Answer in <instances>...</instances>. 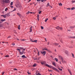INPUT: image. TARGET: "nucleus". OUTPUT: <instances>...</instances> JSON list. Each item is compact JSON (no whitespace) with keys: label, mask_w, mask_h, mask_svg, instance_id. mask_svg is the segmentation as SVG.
<instances>
[{"label":"nucleus","mask_w":75,"mask_h":75,"mask_svg":"<svg viewBox=\"0 0 75 75\" xmlns=\"http://www.w3.org/2000/svg\"><path fill=\"white\" fill-rule=\"evenodd\" d=\"M3 1L4 3L8 4L10 3V0H3Z\"/></svg>","instance_id":"obj_1"},{"label":"nucleus","mask_w":75,"mask_h":75,"mask_svg":"<svg viewBox=\"0 0 75 75\" xmlns=\"http://www.w3.org/2000/svg\"><path fill=\"white\" fill-rule=\"evenodd\" d=\"M45 66L47 67H49V68H52L53 69H54V67L51 66H50V65H48V64H46Z\"/></svg>","instance_id":"obj_2"},{"label":"nucleus","mask_w":75,"mask_h":75,"mask_svg":"<svg viewBox=\"0 0 75 75\" xmlns=\"http://www.w3.org/2000/svg\"><path fill=\"white\" fill-rule=\"evenodd\" d=\"M59 57L61 60V61L64 64V59H63V58L62 57Z\"/></svg>","instance_id":"obj_3"},{"label":"nucleus","mask_w":75,"mask_h":75,"mask_svg":"<svg viewBox=\"0 0 75 75\" xmlns=\"http://www.w3.org/2000/svg\"><path fill=\"white\" fill-rule=\"evenodd\" d=\"M41 54H42L43 55V56H44L45 55V54H46V51H44L43 52H41Z\"/></svg>","instance_id":"obj_4"},{"label":"nucleus","mask_w":75,"mask_h":75,"mask_svg":"<svg viewBox=\"0 0 75 75\" xmlns=\"http://www.w3.org/2000/svg\"><path fill=\"white\" fill-rule=\"evenodd\" d=\"M40 63L41 64H42V65H44V64H46V62L45 61H44L42 62H40Z\"/></svg>","instance_id":"obj_5"},{"label":"nucleus","mask_w":75,"mask_h":75,"mask_svg":"<svg viewBox=\"0 0 75 75\" xmlns=\"http://www.w3.org/2000/svg\"><path fill=\"white\" fill-rule=\"evenodd\" d=\"M54 69V70H56V71L58 72H59V70L57 68H55V67H54V69Z\"/></svg>","instance_id":"obj_6"},{"label":"nucleus","mask_w":75,"mask_h":75,"mask_svg":"<svg viewBox=\"0 0 75 75\" xmlns=\"http://www.w3.org/2000/svg\"><path fill=\"white\" fill-rule=\"evenodd\" d=\"M5 15L6 17H8V16H10V12L6 13Z\"/></svg>","instance_id":"obj_7"},{"label":"nucleus","mask_w":75,"mask_h":75,"mask_svg":"<svg viewBox=\"0 0 75 75\" xmlns=\"http://www.w3.org/2000/svg\"><path fill=\"white\" fill-rule=\"evenodd\" d=\"M17 8H18V7H20V8H21V5L19 4H18L17 5Z\"/></svg>","instance_id":"obj_8"},{"label":"nucleus","mask_w":75,"mask_h":75,"mask_svg":"<svg viewBox=\"0 0 75 75\" xmlns=\"http://www.w3.org/2000/svg\"><path fill=\"white\" fill-rule=\"evenodd\" d=\"M55 28L57 29V30H59L60 29V27L59 26H58L57 27H55Z\"/></svg>","instance_id":"obj_9"},{"label":"nucleus","mask_w":75,"mask_h":75,"mask_svg":"<svg viewBox=\"0 0 75 75\" xmlns=\"http://www.w3.org/2000/svg\"><path fill=\"white\" fill-rule=\"evenodd\" d=\"M32 27H33V26H31L30 28V32H32Z\"/></svg>","instance_id":"obj_10"},{"label":"nucleus","mask_w":75,"mask_h":75,"mask_svg":"<svg viewBox=\"0 0 75 75\" xmlns=\"http://www.w3.org/2000/svg\"><path fill=\"white\" fill-rule=\"evenodd\" d=\"M54 45H55L56 46H58V45H59V43H54Z\"/></svg>","instance_id":"obj_11"},{"label":"nucleus","mask_w":75,"mask_h":75,"mask_svg":"<svg viewBox=\"0 0 75 75\" xmlns=\"http://www.w3.org/2000/svg\"><path fill=\"white\" fill-rule=\"evenodd\" d=\"M17 14L18 15V16H19V17H21V14L20 13H17Z\"/></svg>","instance_id":"obj_12"},{"label":"nucleus","mask_w":75,"mask_h":75,"mask_svg":"<svg viewBox=\"0 0 75 75\" xmlns=\"http://www.w3.org/2000/svg\"><path fill=\"white\" fill-rule=\"evenodd\" d=\"M47 51L49 52L50 53H52V51H50V50H47Z\"/></svg>","instance_id":"obj_13"},{"label":"nucleus","mask_w":75,"mask_h":75,"mask_svg":"<svg viewBox=\"0 0 75 75\" xmlns=\"http://www.w3.org/2000/svg\"><path fill=\"white\" fill-rule=\"evenodd\" d=\"M75 26H70V28H75Z\"/></svg>","instance_id":"obj_14"},{"label":"nucleus","mask_w":75,"mask_h":75,"mask_svg":"<svg viewBox=\"0 0 75 75\" xmlns=\"http://www.w3.org/2000/svg\"><path fill=\"white\" fill-rule=\"evenodd\" d=\"M65 53L67 55H68V51H66L65 52Z\"/></svg>","instance_id":"obj_15"},{"label":"nucleus","mask_w":75,"mask_h":75,"mask_svg":"<svg viewBox=\"0 0 75 75\" xmlns=\"http://www.w3.org/2000/svg\"><path fill=\"white\" fill-rule=\"evenodd\" d=\"M19 52H20V53H19V54H20L21 55H23V54L22 52L19 51Z\"/></svg>","instance_id":"obj_16"},{"label":"nucleus","mask_w":75,"mask_h":75,"mask_svg":"<svg viewBox=\"0 0 75 75\" xmlns=\"http://www.w3.org/2000/svg\"><path fill=\"white\" fill-rule=\"evenodd\" d=\"M75 7H73V8H70V9L71 10H75Z\"/></svg>","instance_id":"obj_17"},{"label":"nucleus","mask_w":75,"mask_h":75,"mask_svg":"<svg viewBox=\"0 0 75 75\" xmlns=\"http://www.w3.org/2000/svg\"><path fill=\"white\" fill-rule=\"evenodd\" d=\"M52 64L53 65L55 66H56V64H55V62H52Z\"/></svg>","instance_id":"obj_18"},{"label":"nucleus","mask_w":75,"mask_h":75,"mask_svg":"<svg viewBox=\"0 0 75 75\" xmlns=\"http://www.w3.org/2000/svg\"><path fill=\"white\" fill-rule=\"evenodd\" d=\"M18 30H20V25H18Z\"/></svg>","instance_id":"obj_19"},{"label":"nucleus","mask_w":75,"mask_h":75,"mask_svg":"<svg viewBox=\"0 0 75 75\" xmlns=\"http://www.w3.org/2000/svg\"><path fill=\"white\" fill-rule=\"evenodd\" d=\"M54 59H55V61H56V62H58V59H57V58H55Z\"/></svg>","instance_id":"obj_20"},{"label":"nucleus","mask_w":75,"mask_h":75,"mask_svg":"<svg viewBox=\"0 0 75 75\" xmlns=\"http://www.w3.org/2000/svg\"><path fill=\"white\" fill-rule=\"evenodd\" d=\"M68 71L69 72L70 74H71V75H72V73H71V72L69 70V69H68Z\"/></svg>","instance_id":"obj_21"},{"label":"nucleus","mask_w":75,"mask_h":75,"mask_svg":"<svg viewBox=\"0 0 75 75\" xmlns=\"http://www.w3.org/2000/svg\"><path fill=\"white\" fill-rule=\"evenodd\" d=\"M36 65H37V64H34L33 65V67H36Z\"/></svg>","instance_id":"obj_22"},{"label":"nucleus","mask_w":75,"mask_h":75,"mask_svg":"<svg viewBox=\"0 0 75 75\" xmlns=\"http://www.w3.org/2000/svg\"><path fill=\"white\" fill-rule=\"evenodd\" d=\"M1 21H5L6 20V19H1Z\"/></svg>","instance_id":"obj_23"},{"label":"nucleus","mask_w":75,"mask_h":75,"mask_svg":"<svg viewBox=\"0 0 75 75\" xmlns=\"http://www.w3.org/2000/svg\"><path fill=\"white\" fill-rule=\"evenodd\" d=\"M13 32H14V33H15V34H17V33L16 32V30H13Z\"/></svg>","instance_id":"obj_24"},{"label":"nucleus","mask_w":75,"mask_h":75,"mask_svg":"<svg viewBox=\"0 0 75 75\" xmlns=\"http://www.w3.org/2000/svg\"><path fill=\"white\" fill-rule=\"evenodd\" d=\"M50 6V3H47V7H48V6Z\"/></svg>","instance_id":"obj_25"},{"label":"nucleus","mask_w":75,"mask_h":75,"mask_svg":"<svg viewBox=\"0 0 75 75\" xmlns=\"http://www.w3.org/2000/svg\"><path fill=\"white\" fill-rule=\"evenodd\" d=\"M59 4L60 6H62V4H61V3H59Z\"/></svg>","instance_id":"obj_26"},{"label":"nucleus","mask_w":75,"mask_h":75,"mask_svg":"<svg viewBox=\"0 0 75 75\" xmlns=\"http://www.w3.org/2000/svg\"><path fill=\"white\" fill-rule=\"evenodd\" d=\"M36 49L37 50L38 52V56H39V55H40V53H39V51H38V49Z\"/></svg>","instance_id":"obj_27"},{"label":"nucleus","mask_w":75,"mask_h":75,"mask_svg":"<svg viewBox=\"0 0 75 75\" xmlns=\"http://www.w3.org/2000/svg\"><path fill=\"white\" fill-rule=\"evenodd\" d=\"M19 48H20L21 50H23V47H19Z\"/></svg>","instance_id":"obj_28"},{"label":"nucleus","mask_w":75,"mask_h":75,"mask_svg":"<svg viewBox=\"0 0 75 75\" xmlns=\"http://www.w3.org/2000/svg\"><path fill=\"white\" fill-rule=\"evenodd\" d=\"M34 41V42H37V40H35Z\"/></svg>","instance_id":"obj_29"},{"label":"nucleus","mask_w":75,"mask_h":75,"mask_svg":"<svg viewBox=\"0 0 75 75\" xmlns=\"http://www.w3.org/2000/svg\"><path fill=\"white\" fill-rule=\"evenodd\" d=\"M69 38H73V37L70 36V37H68Z\"/></svg>","instance_id":"obj_30"},{"label":"nucleus","mask_w":75,"mask_h":75,"mask_svg":"<svg viewBox=\"0 0 75 75\" xmlns=\"http://www.w3.org/2000/svg\"><path fill=\"white\" fill-rule=\"evenodd\" d=\"M13 2H11V3L10 4V5L11 6H12V5H13Z\"/></svg>","instance_id":"obj_31"},{"label":"nucleus","mask_w":75,"mask_h":75,"mask_svg":"<svg viewBox=\"0 0 75 75\" xmlns=\"http://www.w3.org/2000/svg\"><path fill=\"white\" fill-rule=\"evenodd\" d=\"M48 20V18H46L45 21V22H47V20Z\"/></svg>","instance_id":"obj_32"},{"label":"nucleus","mask_w":75,"mask_h":75,"mask_svg":"<svg viewBox=\"0 0 75 75\" xmlns=\"http://www.w3.org/2000/svg\"><path fill=\"white\" fill-rule=\"evenodd\" d=\"M71 54L72 55V56L73 57V58H75V57H74V54H73V53H71Z\"/></svg>","instance_id":"obj_33"},{"label":"nucleus","mask_w":75,"mask_h":75,"mask_svg":"<svg viewBox=\"0 0 75 75\" xmlns=\"http://www.w3.org/2000/svg\"><path fill=\"white\" fill-rule=\"evenodd\" d=\"M25 57V55H23V56H21L22 58H24Z\"/></svg>","instance_id":"obj_34"},{"label":"nucleus","mask_w":75,"mask_h":75,"mask_svg":"<svg viewBox=\"0 0 75 75\" xmlns=\"http://www.w3.org/2000/svg\"><path fill=\"white\" fill-rule=\"evenodd\" d=\"M41 28L42 30V29H44V27H43L42 26H41Z\"/></svg>","instance_id":"obj_35"},{"label":"nucleus","mask_w":75,"mask_h":75,"mask_svg":"<svg viewBox=\"0 0 75 75\" xmlns=\"http://www.w3.org/2000/svg\"><path fill=\"white\" fill-rule=\"evenodd\" d=\"M27 72L28 75H30V74H31V73H29L28 72V71Z\"/></svg>","instance_id":"obj_36"},{"label":"nucleus","mask_w":75,"mask_h":75,"mask_svg":"<svg viewBox=\"0 0 75 75\" xmlns=\"http://www.w3.org/2000/svg\"><path fill=\"white\" fill-rule=\"evenodd\" d=\"M73 46H70V47H69V48H73Z\"/></svg>","instance_id":"obj_37"},{"label":"nucleus","mask_w":75,"mask_h":75,"mask_svg":"<svg viewBox=\"0 0 75 75\" xmlns=\"http://www.w3.org/2000/svg\"><path fill=\"white\" fill-rule=\"evenodd\" d=\"M14 71H16H16H18V69H16V68L14 69Z\"/></svg>","instance_id":"obj_38"},{"label":"nucleus","mask_w":75,"mask_h":75,"mask_svg":"<svg viewBox=\"0 0 75 75\" xmlns=\"http://www.w3.org/2000/svg\"><path fill=\"white\" fill-rule=\"evenodd\" d=\"M58 69L59 70H60V71H62V69H60V68H58Z\"/></svg>","instance_id":"obj_39"},{"label":"nucleus","mask_w":75,"mask_h":75,"mask_svg":"<svg viewBox=\"0 0 75 75\" xmlns=\"http://www.w3.org/2000/svg\"><path fill=\"white\" fill-rule=\"evenodd\" d=\"M36 75H41L40 73H38V74H36Z\"/></svg>","instance_id":"obj_40"},{"label":"nucleus","mask_w":75,"mask_h":75,"mask_svg":"<svg viewBox=\"0 0 75 75\" xmlns=\"http://www.w3.org/2000/svg\"><path fill=\"white\" fill-rule=\"evenodd\" d=\"M56 18H56L55 17H53V19H54V20H56Z\"/></svg>","instance_id":"obj_41"},{"label":"nucleus","mask_w":75,"mask_h":75,"mask_svg":"<svg viewBox=\"0 0 75 75\" xmlns=\"http://www.w3.org/2000/svg\"><path fill=\"white\" fill-rule=\"evenodd\" d=\"M60 41L61 43H63V42L62 41V40H61Z\"/></svg>","instance_id":"obj_42"},{"label":"nucleus","mask_w":75,"mask_h":75,"mask_svg":"<svg viewBox=\"0 0 75 75\" xmlns=\"http://www.w3.org/2000/svg\"><path fill=\"white\" fill-rule=\"evenodd\" d=\"M17 50L18 51H21V50L19 49H17Z\"/></svg>","instance_id":"obj_43"},{"label":"nucleus","mask_w":75,"mask_h":75,"mask_svg":"<svg viewBox=\"0 0 75 75\" xmlns=\"http://www.w3.org/2000/svg\"><path fill=\"white\" fill-rule=\"evenodd\" d=\"M5 57H9V55H6L5 56Z\"/></svg>","instance_id":"obj_44"},{"label":"nucleus","mask_w":75,"mask_h":75,"mask_svg":"<svg viewBox=\"0 0 75 75\" xmlns=\"http://www.w3.org/2000/svg\"><path fill=\"white\" fill-rule=\"evenodd\" d=\"M3 17L4 18H6V15H4Z\"/></svg>","instance_id":"obj_45"},{"label":"nucleus","mask_w":75,"mask_h":75,"mask_svg":"<svg viewBox=\"0 0 75 75\" xmlns=\"http://www.w3.org/2000/svg\"><path fill=\"white\" fill-rule=\"evenodd\" d=\"M30 13V11H28V12L27 13V14H29V13Z\"/></svg>","instance_id":"obj_46"},{"label":"nucleus","mask_w":75,"mask_h":75,"mask_svg":"<svg viewBox=\"0 0 75 75\" xmlns=\"http://www.w3.org/2000/svg\"><path fill=\"white\" fill-rule=\"evenodd\" d=\"M7 9H8V8H6L5 9V11H6L7 10Z\"/></svg>","instance_id":"obj_47"},{"label":"nucleus","mask_w":75,"mask_h":75,"mask_svg":"<svg viewBox=\"0 0 75 75\" xmlns=\"http://www.w3.org/2000/svg\"><path fill=\"white\" fill-rule=\"evenodd\" d=\"M12 45H15V43H12Z\"/></svg>","instance_id":"obj_48"},{"label":"nucleus","mask_w":75,"mask_h":75,"mask_svg":"<svg viewBox=\"0 0 75 75\" xmlns=\"http://www.w3.org/2000/svg\"><path fill=\"white\" fill-rule=\"evenodd\" d=\"M64 64V63H65L66 64L67 63V62L65 61H63Z\"/></svg>","instance_id":"obj_49"},{"label":"nucleus","mask_w":75,"mask_h":75,"mask_svg":"<svg viewBox=\"0 0 75 75\" xmlns=\"http://www.w3.org/2000/svg\"><path fill=\"white\" fill-rule=\"evenodd\" d=\"M60 29L61 30H62V28L60 27Z\"/></svg>","instance_id":"obj_50"},{"label":"nucleus","mask_w":75,"mask_h":75,"mask_svg":"<svg viewBox=\"0 0 75 75\" xmlns=\"http://www.w3.org/2000/svg\"><path fill=\"white\" fill-rule=\"evenodd\" d=\"M2 27V25H1V24H0V28H1Z\"/></svg>","instance_id":"obj_51"},{"label":"nucleus","mask_w":75,"mask_h":75,"mask_svg":"<svg viewBox=\"0 0 75 75\" xmlns=\"http://www.w3.org/2000/svg\"><path fill=\"white\" fill-rule=\"evenodd\" d=\"M34 60H37V58H35L34 59Z\"/></svg>","instance_id":"obj_52"},{"label":"nucleus","mask_w":75,"mask_h":75,"mask_svg":"<svg viewBox=\"0 0 75 75\" xmlns=\"http://www.w3.org/2000/svg\"><path fill=\"white\" fill-rule=\"evenodd\" d=\"M41 11H40L39 12V14H41Z\"/></svg>","instance_id":"obj_53"},{"label":"nucleus","mask_w":75,"mask_h":75,"mask_svg":"<svg viewBox=\"0 0 75 75\" xmlns=\"http://www.w3.org/2000/svg\"><path fill=\"white\" fill-rule=\"evenodd\" d=\"M5 72H3L2 73V75H3L4 74Z\"/></svg>","instance_id":"obj_54"},{"label":"nucleus","mask_w":75,"mask_h":75,"mask_svg":"<svg viewBox=\"0 0 75 75\" xmlns=\"http://www.w3.org/2000/svg\"><path fill=\"white\" fill-rule=\"evenodd\" d=\"M18 8H19V9L20 10H21V8H20V7H19Z\"/></svg>","instance_id":"obj_55"},{"label":"nucleus","mask_w":75,"mask_h":75,"mask_svg":"<svg viewBox=\"0 0 75 75\" xmlns=\"http://www.w3.org/2000/svg\"><path fill=\"white\" fill-rule=\"evenodd\" d=\"M39 16L40 15H39V14H38L37 16V17H39Z\"/></svg>","instance_id":"obj_56"},{"label":"nucleus","mask_w":75,"mask_h":75,"mask_svg":"<svg viewBox=\"0 0 75 75\" xmlns=\"http://www.w3.org/2000/svg\"><path fill=\"white\" fill-rule=\"evenodd\" d=\"M48 71H50V72H52V70H49V69L48 70Z\"/></svg>","instance_id":"obj_57"},{"label":"nucleus","mask_w":75,"mask_h":75,"mask_svg":"<svg viewBox=\"0 0 75 75\" xmlns=\"http://www.w3.org/2000/svg\"><path fill=\"white\" fill-rule=\"evenodd\" d=\"M37 19L38 20V21H39V17H38Z\"/></svg>","instance_id":"obj_58"},{"label":"nucleus","mask_w":75,"mask_h":75,"mask_svg":"<svg viewBox=\"0 0 75 75\" xmlns=\"http://www.w3.org/2000/svg\"><path fill=\"white\" fill-rule=\"evenodd\" d=\"M67 10H70V8H67Z\"/></svg>","instance_id":"obj_59"},{"label":"nucleus","mask_w":75,"mask_h":75,"mask_svg":"<svg viewBox=\"0 0 75 75\" xmlns=\"http://www.w3.org/2000/svg\"><path fill=\"white\" fill-rule=\"evenodd\" d=\"M41 2H43L44 1V0H41Z\"/></svg>","instance_id":"obj_60"},{"label":"nucleus","mask_w":75,"mask_h":75,"mask_svg":"<svg viewBox=\"0 0 75 75\" xmlns=\"http://www.w3.org/2000/svg\"><path fill=\"white\" fill-rule=\"evenodd\" d=\"M41 1V0H37V1Z\"/></svg>","instance_id":"obj_61"},{"label":"nucleus","mask_w":75,"mask_h":75,"mask_svg":"<svg viewBox=\"0 0 75 75\" xmlns=\"http://www.w3.org/2000/svg\"><path fill=\"white\" fill-rule=\"evenodd\" d=\"M73 38H75V36L73 37Z\"/></svg>","instance_id":"obj_62"},{"label":"nucleus","mask_w":75,"mask_h":75,"mask_svg":"<svg viewBox=\"0 0 75 75\" xmlns=\"http://www.w3.org/2000/svg\"><path fill=\"white\" fill-rule=\"evenodd\" d=\"M11 37V36H9L8 37V38H10V37Z\"/></svg>","instance_id":"obj_63"},{"label":"nucleus","mask_w":75,"mask_h":75,"mask_svg":"<svg viewBox=\"0 0 75 75\" xmlns=\"http://www.w3.org/2000/svg\"><path fill=\"white\" fill-rule=\"evenodd\" d=\"M38 60H40V58H39V57L38 58Z\"/></svg>","instance_id":"obj_64"}]
</instances>
